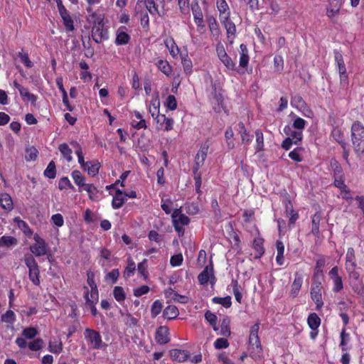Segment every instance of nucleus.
Wrapping results in <instances>:
<instances>
[{
  "label": "nucleus",
  "mask_w": 364,
  "mask_h": 364,
  "mask_svg": "<svg viewBox=\"0 0 364 364\" xmlns=\"http://www.w3.org/2000/svg\"><path fill=\"white\" fill-rule=\"evenodd\" d=\"M91 27V38L96 43H101L109 39V31L105 26V16H92L89 19Z\"/></svg>",
  "instance_id": "obj_1"
},
{
  "label": "nucleus",
  "mask_w": 364,
  "mask_h": 364,
  "mask_svg": "<svg viewBox=\"0 0 364 364\" xmlns=\"http://www.w3.org/2000/svg\"><path fill=\"white\" fill-rule=\"evenodd\" d=\"M351 142L354 151L357 154L364 153V124L360 121H355L350 128Z\"/></svg>",
  "instance_id": "obj_2"
},
{
  "label": "nucleus",
  "mask_w": 364,
  "mask_h": 364,
  "mask_svg": "<svg viewBox=\"0 0 364 364\" xmlns=\"http://www.w3.org/2000/svg\"><path fill=\"white\" fill-rule=\"evenodd\" d=\"M23 261L28 269V278L30 281L33 285L39 286L41 284L40 268L33 255L31 254H26Z\"/></svg>",
  "instance_id": "obj_3"
},
{
  "label": "nucleus",
  "mask_w": 364,
  "mask_h": 364,
  "mask_svg": "<svg viewBox=\"0 0 364 364\" xmlns=\"http://www.w3.org/2000/svg\"><path fill=\"white\" fill-rule=\"evenodd\" d=\"M84 337L88 346L94 350L105 349L107 345L102 341L100 333L95 329L86 328L84 331Z\"/></svg>",
  "instance_id": "obj_4"
},
{
  "label": "nucleus",
  "mask_w": 364,
  "mask_h": 364,
  "mask_svg": "<svg viewBox=\"0 0 364 364\" xmlns=\"http://www.w3.org/2000/svg\"><path fill=\"white\" fill-rule=\"evenodd\" d=\"M173 225L175 230L180 235L183 234V225H187L190 223V218L182 213L181 208H176L171 215Z\"/></svg>",
  "instance_id": "obj_5"
},
{
  "label": "nucleus",
  "mask_w": 364,
  "mask_h": 364,
  "mask_svg": "<svg viewBox=\"0 0 364 364\" xmlns=\"http://www.w3.org/2000/svg\"><path fill=\"white\" fill-rule=\"evenodd\" d=\"M216 54L220 62L228 71H236V63L232 58L227 53L223 44L218 43L215 48Z\"/></svg>",
  "instance_id": "obj_6"
},
{
  "label": "nucleus",
  "mask_w": 364,
  "mask_h": 364,
  "mask_svg": "<svg viewBox=\"0 0 364 364\" xmlns=\"http://www.w3.org/2000/svg\"><path fill=\"white\" fill-rule=\"evenodd\" d=\"M357 262L355 250L353 247H348L346 255L345 268L350 277L355 279L359 277L358 273L355 272Z\"/></svg>",
  "instance_id": "obj_7"
},
{
  "label": "nucleus",
  "mask_w": 364,
  "mask_h": 364,
  "mask_svg": "<svg viewBox=\"0 0 364 364\" xmlns=\"http://www.w3.org/2000/svg\"><path fill=\"white\" fill-rule=\"evenodd\" d=\"M35 243L30 246L31 252L36 257H41L47 254L48 245L45 240L36 233L33 236Z\"/></svg>",
  "instance_id": "obj_8"
},
{
  "label": "nucleus",
  "mask_w": 364,
  "mask_h": 364,
  "mask_svg": "<svg viewBox=\"0 0 364 364\" xmlns=\"http://www.w3.org/2000/svg\"><path fill=\"white\" fill-rule=\"evenodd\" d=\"M333 53L336 64L338 70L341 83L346 84L348 81V75L347 74L346 67L343 60V55L336 50H333Z\"/></svg>",
  "instance_id": "obj_9"
},
{
  "label": "nucleus",
  "mask_w": 364,
  "mask_h": 364,
  "mask_svg": "<svg viewBox=\"0 0 364 364\" xmlns=\"http://www.w3.org/2000/svg\"><path fill=\"white\" fill-rule=\"evenodd\" d=\"M13 85L18 90L20 96L24 102H30L31 105H36L38 99L37 95L30 92L28 88L22 86L16 80L13 82Z\"/></svg>",
  "instance_id": "obj_10"
},
{
  "label": "nucleus",
  "mask_w": 364,
  "mask_h": 364,
  "mask_svg": "<svg viewBox=\"0 0 364 364\" xmlns=\"http://www.w3.org/2000/svg\"><path fill=\"white\" fill-rule=\"evenodd\" d=\"M327 1L326 14L331 21H333V18L340 12L343 0H327Z\"/></svg>",
  "instance_id": "obj_11"
},
{
  "label": "nucleus",
  "mask_w": 364,
  "mask_h": 364,
  "mask_svg": "<svg viewBox=\"0 0 364 364\" xmlns=\"http://www.w3.org/2000/svg\"><path fill=\"white\" fill-rule=\"evenodd\" d=\"M338 266H334L328 272V275L333 283L332 291L335 293L340 292L343 289V279L338 274Z\"/></svg>",
  "instance_id": "obj_12"
},
{
  "label": "nucleus",
  "mask_w": 364,
  "mask_h": 364,
  "mask_svg": "<svg viewBox=\"0 0 364 364\" xmlns=\"http://www.w3.org/2000/svg\"><path fill=\"white\" fill-rule=\"evenodd\" d=\"M284 204L286 215L289 217V227L291 228L299 218V213L294 209L293 204L289 198L284 200Z\"/></svg>",
  "instance_id": "obj_13"
},
{
  "label": "nucleus",
  "mask_w": 364,
  "mask_h": 364,
  "mask_svg": "<svg viewBox=\"0 0 364 364\" xmlns=\"http://www.w3.org/2000/svg\"><path fill=\"white\" fill-rule=\"evenodd\" d=\"M156 122V129L159 130H164L166 132L173 129V119L167 117L165 114H159L154 119Z\"/></svg>",
  "instance_id": "obj_14"
},
{
  "label": "nucleus",
  "mask_w": 364,
  "mask_h": 364,
  "mask_svg": "<svg viewBox=\"0 0 364 364\" xmlns=\"http://www.w3.org/2000/svg\"><path fill=\"white\" fill-rule=\"evenodd\" d=\"M198 279L201 285L207 284L208 281H210L212 284L215 283V278L213 274V267L212 264L204 268V269L198 276Z\"/></svg>",
  "instance_id": "obj_15"
},
{
  "label": "nucleus",
  "mask_w": 364,
  "mask_h": 364,
  "mask_svg": "<svg viewBox=\"0 0 364 364\" xmlns=\"http://www.w3.org/2000/svg\"><path fill=\"white\" fill-rule=\"evenodd\" d=\"M249 344L252 350L251 357L254 359L260 357V354L262 353V347L259 336H249Z\"/></svg>",
  "instance_id": "obj_16"
},
{
  "label": "nucleus",
  "mask_w": 364,
  "mask_h": 364,
  "mask_svg": "<svg viewBox=\"0 0 364 364\" xmlns=\"http://www.w3.org/2000/svg\"><path fill=\"white\" fill-rule=\"evenodd\" d=\"M156 342L160 345H164L170 341L169 329L166 326H159L155 333Z\"/></svg>",
  "instance_id": "obj_17"
},
{
  "label": "nucleus",
  "mask_w": 364,
  "mask_h": 364,
  "mask_svg": "<svg viewBox=\"0 0 364 364\" xmlns=\"http://www.w3.org/2000/svg\"><path fill=\"white\" fill-rule=\"evenodd\" d=\"M259 235V232L258 233ZM264 240L260 235L256 237L252 242V248L255 250V259H260L265 253L264 247Z\"/></svg>",
  "instance_id": "obj_18"
},
{
  "label": "nucleus",
  "mask_w": 364,
  "mask_h": 364,
  "mask_svg": "<svg viewBox=\"0 0 364 364\" xmlns=\"http://www.w3.org/2000/svg\"><path fill=\"white\" fill-rule=\"evenodd\" d=\"M130 39L131 36L127 33V28L124 26H120L117 31L114 43L117 46L127 45Z\"/></svg>",
  "instance_id": "obj_19"
},
{
  "label": "nucleus",
  "mask_w": 364,
  "mask_h": 364,
  "mask_svg": "<svg viewBox=\"0 0 364 364\" xmlns=\"http://www.w3.org/2000/svg\"><path fill=\"white\" fill-rule=\"evenodd\" d=\"M206 21L211 36L215 39H218L221 33V31L215 17L212 15L208 16L206 17Z\"/></svg>",
  "instance_id": "obj_20"
},
{
  "label": "nucleus",
  "mask_w": 364,
  "mask_h": 364,
  "mask_svg": "<svg viewBox=\"0 0 364 364\" xmlns=\"http://www.w3.org/2000/svg\"><path fill=\"white\" fill-rule=\"evenodd\" d=\"M303 284V275L299 272L294 273V279L291 285L290 294L292 297L298 296Z\"/></svg>",
  "instance_id": "obj_21"
},
{
  "label": "nucleus",
  "mask_w": 364,
  "mask_h": 364,
  "mask_svg": "<svg viewBox=\"0 0 364 364\" xmlns=\"http://www.w3.org/2000/svg\"><path fill=\"white\" fill-rule=\"evenodd\" d=\"M240 60H239V67L242 69L246 70L249 61H250V56H249V50L247 48V46L245 43H242L240 45Z\"/></svg>",
  "instance_id": "obj_22"
},
{
  "label": "nucleus",
  "mask_w": 364,
  "mask_h": 364,
  "mask_svg": "<svg viewBox=\"0 0 364 364\" xmlns=\"http://www.w3.org/2000/svg\"><path fill=\"white\" fill-rule=\"evenodd\" d=\"M222 25L226 30L227 38L230 41V43L233 42L236 35V26L235 24L230 18L220 20Z\"/></svg>",
  "instance_id": "obj_23"
},
{
  "label": "nucleus",
  "mask_w": 364,
  "mask_h": 364,
  "mask_svg": "<svg viewBox=\"0 0 364 364\" xmlns=\"http://www.w3.org/2000/svg\"><path fill=\"white\" fill-rule=\"evenodd\" d=\"M216 7L219 11L220 21L230 18V9L226 0H217Z\"/></svg>",
  "instance_id": "obj_24"
},
{
  "label": "nucleus",
  "mask_w": 364,
  "mask_h": 364,
  "mask_svg": "<svg viewBox=\"0 0 364 364\" xmlns=\"http://www.w3.org/2000/svg\"><path fill=\"white\" fill-rule=\"evenodd\" d=\"M169 353L172 360L178 363L185 362L190 356L187 350L181 349H172L169 351Z\"/></svg>",
  "instance_id": "obj_25"
},
{
  "label": "nucleus",
  "mask_w": 364,
  "mask_h": 364,
  "mask_svg": "<svg viewBox=\"0 0 364 364\" xmlns=\"http://www.w3.org/2000/svg\"><path fill=\"white\" fill-rule=\"evenodd\" d=\"M321 220V214L319 212H316L311 217V230L312 235L316 237H320V222Z\"/></svg>",
  "instance_id": "obj_26"
},
{
  "label": "nucleus",
  "mask_w": 364,
  "mask_h": 364,
  "mask_svg": "<svg viewBox=\"0 0 364 364\" xmlns=\"http://www.w3.org/2000/svg\"><path fill=\"white\" fill-rule=\"evenodd\" d=\"M71 176L74 183L78 186V191L82 192L83 188L87 183H85V177L78 170H74L71 173Z\"/></svg>",
  "instance_id": "obj_27"
},
{
  "label": "nucleus",
  "mask_w": 364,
  "mask_h": 364,
  "mask_svg": "<svg viewBox=\"0 0 364 364\" xmlns=\"http://www.w3.org/2000/svg\"><path fill=\"white\" fill-rule=\"evenodd\" d=\"M126 198L124 197V191L117 188L112 198V206L114 209L120 208L124 203Z\"/></svg>",
  "instance_id": "obj_28"
},
{
  "label": "nucleus",
  "mask_w": 364,
  "mask_h": 364,
  "mask_svg": "<svg viewBox=\"0 0 364 364\" xmlns=\"http://www.w3.org/2000/svg\"><path fill=\"white\" fill-rule=\"evenodd\" d=\"M148 109L153 119H154L155 117H158L159 114H160V100L158 95L152 97L151 100L150 101V103L149 105Z\"/></svg>",
  "instance_id": "obj_29"
},
{
  "label": "nucleus",
  "mask_w": 364,
  "mask_h": 364,
  "mask_svg": "<svg viewBox=\"0 0 364 364\" xmlns=\"http://www.w3.org/2000/svg\"><path fill=\"white\" fill-rule=\"evenodd\" d=\"M310 294L311 299L316 304V309L317 311H320L322 306H323L321 289H318L317 288H311Z\"/></svg>",
  "instance_id": "obj_30"
},
{
  "label": "nucleus",
  "mask_w": 364,
  "mask_h": 364,
  "mask_svg": "<svg viewBox=\"0 0 364 364\" xmlns=\"http://www.w3.org/2000/svg\"><path fill=\"white\" fill-rule=\"evenodd\" d=\"M0 207L9 211L13 209V200L9 193H3L0 194Z\"/></svg>",
  "instance_id": "obj_31"
},
{
  "label": "nucleus",
  "mask_w": 364,
  "mask_h": 364,
  "mask_svg": "<svg viewBox=\"0 0 364 364\" xmlns=\"http://www.w3.org/2000/svg\"><path fill=\"white\" fill-rule=\"evenodd\" d=\"M340 343L339 346L342 350V352H346L348 351L350 348L348 347V344L350 341V333L346 332V328L343 327L341 330V332L340 333Z\"/></svg>",
  "instance_id": "obj_32"
},
{
  "label": "nucleus",
  "mask_w": 364,
  "mask_h": 364,
  "mask_svg": "<svg viewBox=\"0 0 364 364\" xmlns=\"http://www.w3.org/2000/svg\"><path fill=\"white\" fill-rule=\"evenodd\" d=\"M84 299L85 300V304L90 306L92 316L96 317L98 314L97 308L95 306V304L97 303V301L91 300L90 298V290L87 287H84Z\"/></svg>",
  "instance_id": "obj_33"
},
{
  "label": "nucleus",
  "mask_w": 364,
  "mask_h": 364,
  "mask_svg": "<svg viewBox=\"0 0 364 364\" xmlns=\"http://www.w3.org/2000/svg\"><path fill=\"white\" fill-rule=\"evenodd\" d=\"M164 44L168 48L170 55L173 58H176L180 53V49L176 45L173 38H168L164 40Z\"/></svg>",
  "instance_id": "obj_34"
},
{
  "label": "nucleus",
  "mask_w": 364,
  "mask_h": 364,
  "mask_svg": "<svg viewBox=\"0 0 364 364\" xmlns=\"http://www.w3.org/2000/svg\"><path fill=\"white\" fill-rule=\"evenodd\" d=\"M275 245L277 249L276 262L278 265L282 266L284 264V245L282 241L277 240Z\"/></svg>",
  "instance_id": "obj_35"
},
{
  "label": "nucleus",
  "mask_w": 364,
  "mask_h": 364,
  "mask_svg": "<svg viewBox=\"0 0 364 364\" xmlns=\"http://www.w3.org/2000/svg\"><path fill=\"white\" fill-rule=\"evenodd\" d=\"M1 321L2 323L7 324L8 327H13L16 321V314L12 310H7L4 314L1 315Z\"/></svg>",
  "instance_id": "obj_36"
},
{
  "label": "nucleus",
  "mask_w": 364,
  "mask_h": 364,
  "mask_svg": "<svg viewBox=\"0 0 364 364\" xmlns=\"http://www.w3.org/2000/svg\"><path fill=\"white\" fill-rule=\"evenodd\" d=\"M83 191H85L88 194V198L93 201L99 200V191L97 187L92 183H87L83 188Z\"/></svg>",
  "instance_id": "obj_37"
},
{
  "label": "nucleus",
  "mask_w": 364,
  "mask_h": 364,
  "mask_svg": "<svg viewBox=\"0 0 364 364\" xmlns=\"http://www.w3.org/2000/svg\"><path fill=\"white\" fill-rule=\"evenodd\" d=\"M48 350L54 354H59L63 351V343L60 338H53L48 343Z\"/></svg>",
  "instance_id": "obj_38"
},
{
  "label": "nucleus",
  "mask_w": 364,
  "mask_h": 364,
  "mask_svg": "<svg viewBox=\"0 0 364 364\" xmlns=\"http://www.w3.org/2000/svg\"><path fill=\"white\" fill-rule=\"evenodd\" d=\"M156 65L157 68L166 76L168 77L171 75L173 69L167 60L160 59L156 62Z\"/></svg>",
  "instance_id": "obj_39"
},
{
  "label": "nucleus",
  "mask_w": 364,
  "mask_h": 364,
  "mask_svg": "<svg viewBox=\"0 0 364 364\" xmlns=\"http://www.w3.org/2000/svg\"><path fill=\"white\" fill-rule=\"evenodd\" d=\"M179 314L178 308L173 305H168L163 311V316L168 320L176 318Z\"/></svg>",
  "instance_id": "obj_40"
},
{
  "label": "nucleus",
  "mask_w": 364,
  "mask_h": 364,
  "mask_svg": "<svg viewBox=\"0 0 364 364\" xmlns=\"http://www.w3.org/2000/svg\"><path fill=\"white\" fill-rule=\"evenodd\" d=\"M89 165H87L86 169L85 171H87L89 176L94 177L97 176L99 173V170L100 168V163L95 160L92 161H88Z\"/></svg>",
  "instance_id": "obj_41"
},
{
  "label": "nucleus",
  "mask_w": 364,
  "mask_h": 364,
  "mask_svg": "<svg viewBox=\"0 0 364 364\" xmlns=\"http://www.w3.org/2000/svg\"><path fill=\"white\" fill-rule=\"evenodd\" d=\"M326 264V259L324 256L321 255L316 261V265L314 268V272L313 278L315 279L318 276L323 275V269Z\"/></svg>",
  "instance_id": "obj_42"
},
{
  "label": "nucleus",
  "mask_w": 364,
  "mask_h": 364,
  "mask_svg": "<svg viewBox=\"0 0 364 364\" xmlns=\"http://www.w3.org/2000/svg\"><path fill=\"white\" fill-rule=\"evenodd\" d=\"M284 132L287 134L290 135V138L294 141V144H296L298 142L301 141L303 138L302 131H292L291 132V127L289 126H285L284 128Z\"/></svg>",
  "instance_id": "obj_43"
},
{
  "label": "nucleus",
  "mask_w": 364,
  "mask_h": 364,
  "mask_svg": "<svg viewBox=\"0 0 364 364\" xmlns=\"http://www.w3.org/2000/svg\"><path fill=\"white\" fill-rule=\"evenodd\" d=\"M307 323L312 331H316L321 324V318L316 313H311L308 316Z\"/></svg>",
  "instance_id": "obj_44"
},
{
  "label": "nucleus",
  "mask_w": 364,
  "mask_h": 364,
  "mask_svg": "<svg viewBox=\"0 0 364 364\" xmlns=\"http://www.w3.org/2000/svg\"><path fill=\"white\" fill-rule=\"evenodd\" d=\"M136 270V264L133 259L129 257L127 259V264L124 271V277L129 278L134 275Z\"/></svg>",
  "instance_id": "obj_45"
},
{
  "label": "nucleus",
  "mask_w": 364,
  "mask_h": 364,
  "mask_svg": "<svg viewBox=\"0 0 364 364\" xmlns=\"http://www.w3.org/2000/svg\"><path fill=\"white\" fill-rule=\"evenodd\" d=\"M231 286L232 288L233 294L235 296V300L239 303H242V295L240 292V287L239 286L238 281L237 279H232L231 282Z\"/></svg>",
  "instance_id": "obj_46"
},
{
  "label": "nucleus",
  "mask_w": 364,
  "mask_h": 364,
  "mask_svg": "<svg viewBox=\"0 0 364 364\" xmlns=\"http://www.w3.org/2000/svg\"><path fill=\"white\" fill-rule=\"evenodd\" d=\"M58 149L68 162L72 161V150L67 144L63 143L60 144Z\"/></svg>",
  "instance_id": "obj_47"
},
{
  "label": "nucleus",
  "mask_w": 364,
  "mask_h": 364,
  "mask_svg": "<svg viewBox=\"0 0 364 364\" xmlns=\"http://www.w3.org/2000/svg\"><path fill=\"white\" fill-rule=\"evenodd\" d=\"M38 155V151L35 146H28L26 149L25 159L26 161H36Z\"/></svg>",
  "instance_id": "obj_48"
},
{
  "label": "nucleus",
  "mask_w": 364,
  "mask_h": 364,
  "mask_svg": "<svg viewBox=\"0 0 364 364\" xmlns=\"http://www.w3.org/2000/svg\"><path fill=\"white\" fill-rule=\"evenodd\" d=\"M44 176L50 179H53L56 176V166L53 161L49 162L43 173Z\"/></svg>",
  "instance_id": "obj_49"
},
{
  "label": "nucleus",
  "mask_w": 364,
  "mask_h": 364,
  "mask_svg": "<svg viewBox=\"0 0 364 364\" xmlns=\"http://www.w3.org/2000/svg\"><path fill=\"white\" fill-rule=\"evenodd\" d=\"M16 244L17 240L12 236L4 235L0 237V247H9Z\"/></svg>",
  "instance_id": "obj_50"
},
{
  "label": "nucleus",
  "mask_w": 364,
  "mask_h": 364,
  "mask_svg": "<svg viewBox=\"0 0 364 364\" xmlns=\"http://www.w3.org/2000/svg\"><path fill=\"white\" fill-rule=\"evenodd\" d=\"M212 301L214 304H220L225 308H230L232 305L231 297L230 296L225 297L215 296L212 299Z\"/></svg>",
  "instance_id": "obj_51"
},
{
  "label": "nucleus",
  "mask_w": 364,
  "mask_h": 364,
  "mask_svg": "<svg viewBox=\"0 0 364 364\" xmlns=\"http://www.w3.org/2000/svg\"><path fill=\"white\" fill-rule=\"evenodd\" d=\"M114 298L119 303L124 301L126 299V294L122 287L116 286L113 290Z\"/></svg>",
  "instance_id": "obj_52"
},
{
  "label": "nucleus",
  "mask_w": 364,
  "mask_h": 364,
  "mask_svg": "<svg viewBox=\"0 0 364 364\" xmlns=\"http://www.w3.org/2000/svg\"><path fill=\"white\" fill-rule=\"evenodd\" d=\"M230 321L227 317L223 319L220 325V335L228 337L231 334L230 327Z\"/></svg>",
  "instance_id": "obj_53"
},
{
  "label": "nucleus",
  "mask_w": 364,
  "mask_h": 364,
  "mask_svg": "<svg viewBox=\"0 0 364 364\" xmlns=\"http://www.w3.org/2000/svg\"><path fill=\"white\" fill-rule=\"evenodd\" d=\"M145 6L151 16H155L156 14L160 16H161L154 0H145Z\"/></svg>",
  "instance_id": "obj_54"
},
{
  "label": "nucleus",
  "mask_w": 364,
  "mask_h": 364,
  "mask_svg": "<svg viewBox=\"0 0 364 364\" xmlns=\"http://www.w3.org/2000/svg\"><path fill=\"white\" fill-rule=\"evenodd\" d=\"M269 4L270 11L268 13L273 16H277L281 11V6L278 0H269Z\"/></svg>",
  "instance_id": "obj_55"
},
{
  "label": "nucleus",
  "mask_w": 364,
  "mask_h": 364,
  "mask_svg": "<svg viewBox=\"0 0 364 364\" xmlns=\"http://www.w3.org/2000/svg\"><path fill=\"white\" fill-rule=\"evenodd\" d=\"M15 221L17 223L18 227L22 228L24 234L26 236L30 237L31 235H33V231L30 228L29 225H28V223L20 219V218H16Z\"/></svg>",
  "instance_id": "obj_56"
},
{
  "label": "nucleus",
  "mask_w": 364,
  "mask_h": 364,
  "mask_svg": "<svg viewBox=\"0 0 364 364\" xmlns=\"http://www.w3.org/2000/svg\"><path fill=\"white\" fill-rule=\"evenodd\" d=\"M255 133L256 136L255 149L257 151H260L263 149L264 147L263 133L260 129H257Z\"/></svg>",
  "instance_id": "obj_57"
},
{
  "label": "nucleus",
  "mask_w": 364,
  "mask_h": 364,
  "mask_svg": "<svg viewBox=\"0 0 364 364\" xmlns=\"http://www.w3.org/2000/svg\"><path fill=\"white\" fill-rule=\"evenodd\" d=\"M331 166L333 172V177H343L342 167L336 159L331 160Z\"/></svg>",
  "instance_id": "obj_58"
},
{
  "label": "nucleus",
  "mask_w": 364,
  "mask_h": 364,
  "mask_svg": "<svg viewBox=\"0 0 364 364\" xmlns=\"http://www.w3.org/2000/svg\"><path fill=\"white\" fill-rule=\"evenodd\" d=\"M58 188L60 191L66 190V189H71L74 190V186L71 183L69 178L66 176L62 177L58 182Z\"/></svg>",
  "instance_id": "obj_59"
},
{
  "label": "nucleus",
  "mask_w": 364,
  "mask_h": 364,
  "mask_svg": "<svg viewBox=\"0 0 364 364\" xmlns=\"http://www.w3.org/2000/svg\"><path fill=\"white\" fill-rule=\"evenodd\" d=\"M274 68L275 71L281 73L284 70V58L281 55H276L274 57Z\"/></svg>",
  "instance_id": "obj_60"
},
{
  "label": "nucleus",
  "mask_w": 364,
  "mask_h": 364,
  "mask_svg": "<svg viewBox=\"0 0 364 364\" xmlns=\"http://www.w3.org/2000/svg\"><path fill=\"white\" fill-rule=\"evenodd\" d=\"M163 304L159 300H156L151 305V315L152 318L157 316L161 311Z\"/></svg>",
  "instance_id": "obj_61"
},
{
  "label": "nucleus",
  "mask_w": 364,
  "mask_h": 364,
  "mask_svg": "<svg viewBox=\"0 0 364 364\" xmlns=\"http://www.w3.org/2000/svg\"><path fill=\"white\" fill-rule=\"evenodd\" d=\"M180 55H181V63L183 66L185 72L186 73L191 72L192 67H193V64H192V61L188 58V54L186 53V54L183 55L182 53H181Z\"/></svg>",
  "instance_id": "obj_62"
},
{
  "label": "nucleus",
  "mask_w": 364,
  "mask_h": 364,
  "mask_svg": "<svg viewBox=\"0 0 364 364\" xmlns=\"http://www.w3.org/2000/svg\"><path fill=\"white\" fill-rule=\"evenodd\" d=\"M18 57L20 58L21 63L25 65L27 68H31L33 67V64L31 61L28 53L26 52H23V50L22 49L21 52H18Z\"/></svg>",
  "instance_id": "obj_63"
},
{
  "label": "nucleus",
  "mask_w": 364,
  "mask_h": 364,
  "mask_svg": "<svg viewBox=\"0 0 364 364\" xmlns=\"http://www.w3.org/2000/svg\"><path fill=\"white\" fill-rule=\"evenodd\" d=\"M38 331L34 327H28L23 330L22 336L26 339H32L38 334Z\"/></svg>",
  "instance_id": "obj_64"
}]
</instances>
